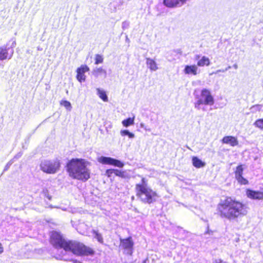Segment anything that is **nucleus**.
<instances>
[{
    "label": "nucleus",
    "mask_w": 263,
    "mask_h": 263,
    "mask_svg": "<svg viewBox=\"0 0 263 263\" xmlns=\"http://www.w3.org/2000/svg\"><path fill=\"white\" fill-rule=\"evenodd\" d=\"M246 195L248 198L252 199H263V192L260 191H255L248 189L246 191Z\"/></svg>",
    "instance_id": "obj_11"
},
{
    "label": "nucleus",
    "mask_w": 263,
    "mask_h": 263,
    "mask_svg": "<svg viewBox=\"0 0 263 263\" xmlns=\"http://www.w3.org/2000/svg\"><path fill=\"white\" fill-rule=\"evenodd\" d=\"M9 48L7 46L0 47V61H3L7 59H10L12 57V53H9Z\"/></svg>",
    "instance_id": "obj_13"
},
{
    "label": "nucleus",
    "mask_w": 263,
    "mask_h": 263,
    "mask_svg": "<svg viewBox=\"0 0 263 263\" xmlns=\"http://www.w3.org/2000/svg\"><path fill=\"white\" fill-rule=\"evenodd\" d=\"M198 67L195 65L185 66L184 72L186 74H193L195 76L197 74Z\"/></svg>",
    "instance_id": "obj_15"
},
{
    "label": "nucleus",
    "mask_w": 263,
    "mask_h": 263,
    "mask_svg": "<svg viewBox=\"0 0 263 263\" xmlns=\"http://www.w3.org/2000/svg\"><path fill=\"white\" fill-rule=\"evenodd\" d=\"M4 252V248L2 244L0 242V254Z\"/></svg>",
    "instance_id": "obj_35"
},
{
    "label": "nucleus",
    "mask_w": 263,
    "mask_h": 263,
    "mask_svg": "<svg viewBox=\"0 0 263 263\" xmlns=\"http://www.w3.org/2000/svg\"><path fill=\"white\" fill-rule=\"evenodd\" d=\"M135 117L133 118H128L127 119L124 120L122 121V124L123 126L127 127L129 126L133 125L134 124Z\"/></svg>",
    "instance_id": "obj_21"
},
{
    "label": "nucleus",
    "mask_w": 263,
    "mask_h": 263,
    "mask_svg": "<svg viewBox=\"0 0 263 263\" xmlns=\"http://www.w3.org/2000/svg\"><path fill=\"white\" fill-rule=\"evenodd\" d=\"M192 163L194 166L196 168H201L205 166V163L201 161L197 157H193L192 158Z\"/></svg>",
    "instance_id": "obj_17"
},
{
    "label": "nucleus",
    "mask_w": 263,
    "mask_h": 263,
    "mask_svg": "<svg viewBox=\"0 0 263 263\" xmlns=\"http://www.w3.org/2000/svg\"><path fill=\"white\" fill-rule=\"evenodd\" d=\"M143 263H146V260L144 261Z\"/></svg>",
    "instance_id": "obj_40"
},
{
    "label": "nucleus",
    "mask_w": 263,
    "mask_h": 263,
    "mask_svg": "<svg viewBox=\"0 0 263 263\" xmlns=\"http://www.w3.org/2000/svg\"><path fill=\"white\" fill-rule=\"evenodd\" d=\"M233 67L235 69H237L238 68V65L236 64H235L233 65Z\"/></svg>",
    "instance_id": "obj_36"
},
{
    "label": "nucleus",
    "mask_w": 263,
    "mask_h": 263,
    "mask_svg": "<svg viewBox=\"0 0 263 263\" xmlns=\"http://www.w3.org/2000/svg\"><path fill=\"white\" fill-rule=\"evenodd\" d=\"M11 164H12V162H8L7 164V165H6L4 171L7 170Z\"/></svg>",
    "instance_id": "obj_34"
},
{
    "label": "nucleus",
    "mask_w": 263,
    "mask_h": 263,
    "mask_svg": "<svg viewBox=\"0 0 263 263\" xmlns=\"http://www.w3.org/2000/svg\"><path fill=\"white\" fill-rule=\"evenodd\" d=\"M97 160L99 163L103 164L112 165L118 167H122L124 166V163L120 160L111 157L101 156L98 158Z\"/></svg>",
    "instance_id": "obj_8"
},
{
    "label": "nucleus",
    "mask_w": 263,
    "mask_h": 263,
    "mask_svg": "<svg viewBox=\"0 0 263 263\" xmlns=\"http://www.w3.org/2000/svg\"><path fill=\"white\" fill-rule=\"evenodd\" d=\"M114 174V169H109L106 170L105 172V175L107 176L108 177H111L112 174Z\"/></svg>",
    "instance_id": "obj_29"
},
{
    "label": "nucleus",
    "mask_w": 263,
    "mask_h": 263,
    "mask_svg": "<svg viewBox=\"0 0 263 263\" xmlns=\"http://www.w3.org/2000/svg\"><path fill=\"white\" fill-rule=\"evenodd\" d=\"M141 181H142L141 183L137 184V185H143L147 186L146 182L144 178H143L142 179Z\"/></svg>",
    "instance_id": "obj_33"
},
{
    "label": "nucleus",
    "mask_w": 263,
    "mask_h": 263,
    "mask_svg": "<svg viewBox=\"0 0 263 263\" xmlns=\"http://www.w3.org/2000/svg\"><path fill=\"white\" fill-rule=\"evenodd\" d=\"M243 171V169L242 165H240L238 166L235 171V177L237 178L238 177L242 176Z\"/></svg>",
    "instance_id": "obj_25"
},
{
    "label": "nucleus",
    "mask_w": 263,
    "mask_h": 263,
    "mask_svg": "<svg viewBox=\"0 0 263 263\" xmlns=\"http://www.w3.org/2000/svg\"><path fill=\"white\" fill-rule=\"evenodd\" d=\"M210 64V59L205 56H203L197 62V65L200 67L209 66Z\"/></svg>",
    "instance_id": "obj_18"
},
{
    "label": "nucleus",
    "mask_w": 263,
    "mask_h": 263,
    "mask_svg": "<svg viewBox=\"0 0 263 263\" xmlns=\"http://www.w3.org/2000/svg\"><path fill=\"white\" fill-rule=\"evenodd\" d=\"M89 70V67L86 65H81L77 69V79L80 82H84L86 80L85 73Z\"/></svg>",
    "instance_id": "obj_10"
},
{
    "label": "nucleus",
    "mask_w": 263,
    "mask_h": 263,
    "mask_svg": "<svg viewBox=\"0 0 263 263\" xmlns=\"http://www.w3.org/2000/svg\"><path fill=\"white\" fill-rule=\"evenodd\" d=\"M213 263H226L223 260H222L221 259H215Z\"/></svg>",
    "instance_id": "obj_32"
},
{
    "label": "nucleus",
    "mask_w": 263,
    "mask_h": 263,
    "mask_svg": "<svg viewBox=\"0 0 263 263\" xmlns=\"http://www.w3.org/2000/svg\"><path fill=\"white\" fill-rule=\"evenodd\" d=\"M103 62V58L102 55L100 54L96 55L95 57V64H99L102 63Z\"/></svg>",
    "instance_id": "obj_28"
},
{
    "label": "nucleus",
    "mask_w": 263,
    "mask_h": 263,
    "mask_svg": "<svg viewBox=\"0 0 263 263\" xmlns=\"http://www.w3.org/2000/svg\"><path fill=\"white\" fill-rule=\"evenodd\" d=\"M140 126H141V127H143L144 128V124L143 123H141Z\"/></svg>",
    "instance_id": "obj_37"
},
{
    "label": "nucleus",
    "mask_w": 263,
    "mask_h": 263,
    "mask_svg": "<svg viewBox=\"0 0 263 263\" xmlns=\"http://www.w3.org/2000/svg\"><path fill=\"white\" fill-rule=\"evenodd\" d=\"M41 169L44 172L48 174H54L60 167V162L59 160H44L40 164Z\"/></svg>",
    "instance_id": "obj_5"
},
{
    "label": "nucleus",
    "mask_w": 263,
    "mask_h": 263,
    "mask_svg": "<svg viewBox=\"0 0 263 263\" xmlns=\"http://www.w3.org/2000/svg\"><path fill=\"white\" fill-rule=\"evenodd\" d=\"M92 73L96 77H98L101 74H103L105 78L107 74L106 71L102 67L95 68Z\"/></svg>",
    "instance_id": "obj_19"
},
{
    "label": "nucleus",
    "mask_w": 263,
    "mask_h": 263,
    "mask_svg": "<svg viewBox=\"0 0 263 263\" xmlns=\"http://www.w3.org/2000/svg\"><path fill=\"white\" fill-rule=\"evenodd\" d=\"M114 174L117 176H122L123 175V173L121 171H120L118 170H115V169H114Z\"/></svg>",
    "instance_id": "obj_30"
},
{
    "label": "nucleus",
    "mask_w": 263,
    "mask_h": 263,
    "mask_svg": "<svg viewBox=\"0 0 263 263\" xmlns=\"http://www.w3.org/2000/svg\"><path fill=\"white\" fill-rule=\"evenodd\" d=\"M223 143L230 144L232 146H235L238 145V141L236 138L231 136H225L222 140Z\"/></svg>",
    "instance_id": "obj_14"
},
{
    "label": "nucleus",
    "mask_w": 263,
    "mask_h": 263,
    "mask_svg": "<svg viewBox=\"0 0 263 263\" xmlns=\"http://www.w3.org/2000/svg\"><path fill=\"white\" fill-rule=\"evenodd\" d=\"M214 102V99L210 91L204 88L201 90V98L195 103V107L199 108V106L201 104L212 105Z\"/></svg>",
    "instance_id": "obj_6"
},
{
    "label": "nucleus",
    "mask_w": 263,
    "mask_h": 263,
    "mask_svg": "<svg viewBox=\"0 0 263 263\" xmlns=\"http://www.w3.org/2000/svg\"><path fill=\"white\" fill-rule=\"evenodd\" d=\"M15 45V42H14L13 43V44H12V46H14Z\"/></svg>",
    "instance_id": "obj_38"
},
{
    "label": "nucleus",
    "mask_w": 263,
    "mask_h": 263,
    "mask_svg": "<svg viewBox=\"0 0 263 263\" xmlns=\"http://www.w3.org/2000/svg\"><path fill=\"white\" fill-rule=\"evenodd\" d=\"M93 234L95 235V237L98 240L100 243L103 242V239L101 234L99 233L98 231L93 230Z\"/></svg>",
    "instance_id": "obj_24"
},
{
    "label": "nucleus",
    "mask_w": 263,
    "mask_h": 263,
    "mask_svg": "<svg viewBox=\"0 0 263 263\" xmlns=\"http://www.w3.org/2000/svg\"><path fill=\"white\" fill-rule=\"evenodd\" d=\"M134 242L132 237L126 239H121L120 246L125 250L126 253L131 255L133 251Z\"/></svg>",
    "instance_id": "obj_9"
},
{
    "label": "nucleus",
    "mask_w": 263,
    "mask_h": 263,
    "mask_svg": "<svg viewBox=\"0 0 263 263\" xmlns=\"http://www.w3.org/2000/svg\"><path fill=\"white\" fill-rule=\"evenodd\" d=\"M145 130H148L146 127H144Z\"/></svg>",
    "instance_id": "obj_39"
},
{
    "label": "nucleus",
    "mask_w": 263,
    "mask_h": 263,
    "mask_svg": "<svg viewBox=\"0 0 263 263\" xmlns=\"http://www.w3.org/2000/svg\"><path fill=\"white\" fill-rule=\"evenodd\" d=\"M136 195L144 203L150 204L156 201L158 196L156 192L148 186L136 185Z\"/></svg>",
    "instance_id": "obj_3"
},
{
    "label": "nucleus",
    "mask_w": 263,
    "mask_h": 263,
    "mask_svg": "<svg viewBox=\"0 0 263 263\" xmlns=\"http://www.w3.org/2000/svg\"><path fill=\"white\" fill-rule=\"evenodd\" d=\"M50 241L52 245L57 248H63L65 250L68 241L63 239L62 236L57 232H52L50 236Z\"/></svg>",
    "instance_id": "obj_7"
},
{
    "label": "nucleus",
    "mask_w": 263,
    "mask_h": 263,
    "mask_svg": "<svg viewBox=\"0 0 263 263\" xmlns=\"http://www.w3.org/2000/svg\"><path fill=\"white\" fill-rule=\"evenodd\" d=\"M61 105L64 106L67 109L70 110L71 109V106L70 103L66 100H63L61 102Z\"/></svg>",
    "instance_id": "obj_26"
},
{
    "label": "nucleus",
    "mask_w": 263,
    "mask_h": 263,
    "mask_svg": "<svg viewBox=\"0 0 263 263\" xmlns=\"http://www.w3.org/2000/svg\"><path fill=\"white\" fill-rule=\"evenodd\" d=\"M90 163L83 159H72L67 164V171L73 179L85 181L90 178Z\"/></svg>",
    "instance_id": "obj_2"
},
{
    "label": "nucleus",
    "mask_w": 263,
    "mask_h": 263,
    "mask_svg": "<svg viewBox=\"0 0 263 263\" xmlns=\"http://www.w3.org/2000/svg\"><path fill=\"white\" fill-rule=\"evenodd\" d=\"M254 125L261 130H263V119L257 120L254 123Z\"/></svg>",
    "instance_id": "obj_23"
},
{
    "label": "nucleus",
    "mask_w": 263,
    "mask_h": 263,
    "mask_svg": "<svg viewBox=\"0 0 263 263\" xmlns=\"http://www.w3.org/2000/svg\"><path fill=\"white\" fill-rule=\"evenodd\" d=\"M217 211L219 215L223 218L233 220L247 213L246 206L241 202L227 198L218 204Z\"/></svg>",
    "instance_id": "obj_1"
},
{
    "label": "nucleus",
    "mask_w": 263,
    "mask_h": 263,
    "mask_svg": "<svg viewBox=\"0 0 263 263\" xmlns=\"http://www.w3.org/2000/svg\"><path fill=\"white\" fill-rule=\"evenodd\" d=\"M146 64L152 71H156L158 69L157 63L154 60L151 58H146Z\"/></svg>",
    "instance_id": "obj_16"
},
{
    "label": "nucleus",
    "mask_w": 263,
    "mask_h": 263,
    "mask_svg": "<svg viewBox=\"0 0 263 263\" xmlns=\"http://www.w3.org/2000/svg\"><path fill=\"white\" fill-rule=\"evenodd\" d=\"M66 245L65 251H70L77 255H91L94 252L92 249L79 242L68 241Z\"/></svg>",
    "instance_id": "obj_4"
},
{
    "label": "nucleus",
    "mask_w": 263,
    "mask_h": 263,
    "mask_svg": "<svg viewBox=\"0 0 263 263\" xmlns=\"http://www.w3.org/2000/svg\"><path fill=\"white\" fill-rule=\"evenodd\" d=\"M230 68H231V66H229L225 69H219V70H217L215 73H218L219 72H226V71H227L228 69H229Z\"/></svg>",
    "instance_id": "obj_31"
},
{
    "label": "nucleus",
    "mask_w": 263,
    "mask_h": 263,
    "mask_svg": "<svg viewBox=\"0 0 263 263\" xmlns=\"http://www.w3.org/2000/svg\"><path fill=\"white\" fill-rule=\"evenodd\" d=\"M120 134L121 136L124 137L125 136H127L129 138L133 139L135 137L134 134L129 132L128 130H121L120 132Z\"/></svg>",
    "instance_id": "obj_22"
},
{
    "label": "nucleus",
    "mask_w": 263,
    "mask_h": 263,
    "mask_svg": "<svg viewBox=\"0 0 263 263\" xmlns=\"http://www.w3.org/2000/svg\"><path fill=\"white\" fill-rule=\"evenodd\" d=\"M187 0H164L163 3L167 7H179L184 4Z\"/></svg>",
    "instance_id": "obj_12"
},
{
    "label": "nucleus",
    "mask_w": 263,
    "mask_h": 263,
    "mask_svg": "<svg viewBox=\"0 0 263 263\" xmlns=\"http://www.w3.org/2000/svg\"><path fill=\"white\" fill-rule=\"evenodd\" d=\"M97 95L100 99H101L104 102L108 101V97L106 93V92L100 88H97Z\"/></svg>",
    "instance_id": "obj_20"
},
{
    "label": "nucleus",
    "mask_w": 263,
    "mask_h": 263,
    "mask_svg": "<svg viewBox=\"0 0 263 263\" xmlns=\"http://www.w3.org/2000/svg\"><path fill=\"white\" fill-rule=\"evenodd\" d=\"M239 183L241 184H247L248 183V181L243 178L242 176L236 178Z\"/></svg>",
    "instance_id": "obj_27"
}]
</instances>
